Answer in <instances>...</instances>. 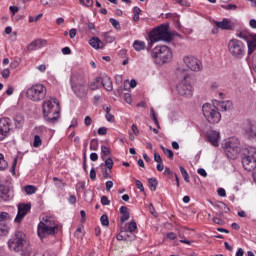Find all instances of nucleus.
<instances>
[{
    "label": "nucleus",
    "instance_id": "obj_41",
    "mask_svg": "<svg viewBox=\"0 0 256 256\" xmlns=\"http://www.w3.org/2000/svg\"><path fill=\"white\" fill-rule=\"evenodd\" d=\"M101 153L102 159H105V157H109L111 155V151L107 146H101Z\"/></svg>",
    "mask_w": 256,
    "mask_h": 256
},
{
    "label": "nucleus",
    "instance_id": "obj_2",
    "mask_svg": "<svg viewBox=\"0 0 256 256\" xmlns=\"http://www.w3.org/2000/svg\"><path fill=\"white\" fill-rule=\"evenodd\" d=\"M10 251L21 253L22 256H35L33 248L25 241V234L23 232H16L15 236L8 241Z\"/></svg>",
    "mask_w": 256,
    "mask_h": 256
},
{
    "label": "nucleus",
    "instance_id": "obj_28",
    "mask_svg": "<svg viewBox=\"0 0 256 256\" xmlns=\"http://www.w3.org/2000/svg\"><path fill=\"white\" fill-rule=\"evenodd\" d=\"M14 123H15L16 127H21V125H23V123H25V119L23 118V115L16 114L14 117Z\"/></svg>",
    "mask_w": 256,
    "mask_h": 256
},
{
    "label": "nucleus",
    "instance_id": "obj_24",
    "mask_svg": "<svg viewBox=\"0 0 256 256\" xmlns=\"http://www.w3.org/2000/svg\"><path fill=\"white\" fill-rule=\"evenodd\" d=\"M232 108H233V102H231L229 100L219 102V104H218V109L220 111H229Z\"/></svg>",
    "mask_w": 256,
    "mask_h": 256
},
{
    "label": "nucleus",
    "instance_id": "obj_30",
    "mask_svg": "<svg viewBox=\"0 0 256 256\" xmlns=\"http://www.w3.org/2000/svg\"><path fill=\"white\" fill-rule=\"evenodd\" d=\"M179 169H180V173H181V175H182L184 181H186V183H191V180H190V178H189V173L187 172V170L185 169V167L180 166Z\"/></svg>",
    "mask_w": 256,
    "mask_h": 256
},
{
    "label": "nucleus",
    "instance_id": "obj_8",
    "mask_svg": "<svg viewBox=\"0 0 256 256\" xmlns=\"http://www.w3.org/2000/svg\"><path fill=\"white\" fill-rule=\"evenodd\" d=\"M202 113L208 123L215 124L221 121V113H219V110L215 106L209 103L202 106Z\"/></svg>",
    "mask_w": 256,
    "mask_h": 256
},
{
    "label": "nucleus",
    "instance_id": "obj_15",
    "mask_svg": "<svg viewBox=\"0 0 256 256\" xmlns=\"http://www.w3.org/2000/svg\"><path fill=\"white\" fill-rule=\"evenodd\" d=\"M72 90L74 91L75 95L78 96L80 99H85V97H87L89 93L87 86H85L84 84L72 85Z\"/></svg>",
    "mask_w": 256,
    "mask_h": 256
},
{
    "label": "nucleus",
    "instance_id": "obj_20",
    "mask_svg": "<svg viewBox=\"0 0 256 256\" xmlns=\"http://www.w3.org/2000/svg\"><path fill=\"white\" fill-rule=\"evenodd\" d=\"M0 199L3 201H9L13 199V190H10L8 186L0 185Z\"/></svg>",
    "mask_w": 256,
    "mask_h": 256
},
{
    "label": "nucleus",
    "instance_id": "obj_12",
    "mask_svg": "<svg viewBox=\"0 0 256 256\" xmlns=\"http://www.w3.org/2000/svg\"><path fill=\"white\" fill-rule=\"evenodd\" d=\"M31 211V203H20L18 204V213L14 219L15 223H21L27 216V213Z\"/></svg>",
    "mask_w": 256,
    "mask_h": 256
},
{
    "label": "nucleus",
    "instance_id": "obj_36",
    "mask_svg": "<svg viewBox=\"0 0 256 256\" xmlns=\"http://www.w3.org/2000/svg\"><path fill=\"white\" fill-rule=\"evenodd\" d=\"M101 87V81H97V77L95 78V81L90 83V90L91 91H97Z\"/></svg>",
    "mask_w": 256,
    "mask_h": 256
},
{
    "label": "nucleus",
    "instance_id": "obj_19",
    "mask_svg": "<svg viewBox=\"0 0 256 256\" xmlns=\"http://www.w3.org/2000/svg\"><path fill=\"white\" fill-rule=\"evenodd\" d=\"M45 45H47V40L36 39L27 46V49L28 51H37V49H41L42 47H45Z\"/></svg>",
    "mask_w": 256,
    "mask_h": 256
},
{
    "label": "nucleus",
    "instance_id": "obj_40",
    "mask_svg": "<svg viewBox=\"0 0 256 256\" xmlns=\"http://www.w3.org/2000/svg\"><path fill=\"white\" fill-rule=\"evenodd\" d=\"M11 220V215L7 212H0V223Z\"/></svg>",
    "mask_w": 256,
    "mask_h": 256
},
{
    "label": "nucleus",
    "instance_id": "obj_58",
    "mask_svg": "<svg viewBox=\"0 0 256 256\" xmlns=\"http://www.w3.org/2000/svg\"><path fill=\"white\" fill-rule=\"evenodd\" d=\"M11 75V72L9 71V69H4L3 71H2V77L4 78V79H9V76Z\"/></svg>",
    "mask_w": 256,
    "mask_h": 256
},
{
    "label": "nucleus",
    "instance_id": "obj_45",
    "mask_svg": "<svg viewBox=\"0 0 256 256\" xmlns=\"http://www.w3.org/2000/svg\"><path fill=\"white\" fill-rule=\"evenodd\" d=\"M100 221L104 227H109V217L107 215H102Z\"/></svg>",
    "mask_w": 256,
    "mask_h": 256
},
{
    "label": "nucleus",
    "instance_id": "obj_13",
    "mask_svg": "<svg viewBox=\"0 0 256 256\" xmlns=\"http://www.w3.org/2000/svg\"><path fill=\"white\" fill-rule=\"evenodd\" d=\"M214 24L222 31H233L235 29V22L229 18H223L222 21L214 20Z\"/></svg>",
    "mask_w": 256,
    "mask_h": 256
},
{
    "label": "nucleus",
    "instance_id": "obj_44",
    "mask_svg": "<svg viewBox=\"0 0 256 256\" xmlns=\"http://www.w3.org/2000/svg\"><path fill=\"white\" fill-rule=\"evenodd\" d=\"M118 241H127V230H121L117 236Z\"/></svg>",
    "mask_w": 256,
    "mask_h": 256
},
{
    "label": "nucleus",
    "instance_id": "obj_25",
    "mask_svg": "<svg viewBox=\"0 0 256 256\" xmlns=\"http://www.w3.org/2000/svg\"><path fill=\"white\" fill-rule=\"evenodd\" d=\"M248 55H252L253 51H255L256 48V35L253 36L248 42Z\"/></svg>",
    "mask_w": 256,
    "mask_h": 256
},
{
    "label": "nucleus",
    "instance_id": "obj_33",
    "mask_svg": "<svg viewBox=\"0 0 256 256\" xmlns=\"http://www.w3.org/2000/svg\"><path fill=\"white\" fill-rule=\"evenodd\" d=\"M148 183L151 191H157L158 182L156 178H149Z\"/></svg>",
    "mask_w": 256,
    "mask_h": 256
},
{
    "label": "nucleus",
    "instance_id": "obj_23",
    "mask_svg": "<svg viewBox=\"0 0 256 256\" xmlns=\"http://www.w3.org/2000/svg\"><path fill=\"white\" fill-rule=\"evenodd\" d=\"M89 45H91L93 49H103V47H105V44L103 43V41H101L97 37L91 38L89 40Z\"/></svg>",
    "mask_w": 256,
    "mask_h": 256
},
{
    "label": "nucleus",
    "instance_id": "obj_32",
    "mask_svg": "<svg viewBox=\"0 0 256 256\" xmlns=\"http://www.w3.org/2000/svg\"><path fill=\"white\" fill-rule=\"evenodd\" d=\"M150 117L154 121L158 129H161V125H159V120L157 119V113H155V110L153 108L150 109Z\"/></svg>",
    "mask_w": 256,
    "mask_h": 256
},
{
    "label": "nucleus",
    "instance_id": "obj_52",
    "mask_svg": "<svg viewBox=\"0 0 256 256\" xmlns=\"http://www.w3.org/2000/svg\"><path fill=\"white\" fill-rule=\"evenodd\" d=\"M176 3H179V5H182V7H190L191 4H189V1L187 0H175Z\"/></svg>",
    "mask_w": 256,
    "mask_h": 256
},
{
    "label": "nucleus",
    "instance_id": "obj_53",
    "mask_svg": "<svg viewBox=\"0 0 256 256\" xmlns=\"http://www.w3.org/2000/svg\"><path fill=\"white\" fill-rule=\"evenodd\" d=\"M106 120L109 123H114L115 122V116H113L111 113L110 114H105Z\"/></svg>",
    "mask_w": 256,
    "mask_h": 256
},
{
    "label": "nucleus",
    "instance_id": "obj_5",
    "mask_svg": "<svg viewBox=\"0 0 256 256\" xmlns=\"http://www.w3.org/2000/svg\"><path fill=\"white\" fill-rule=\"evenodd\" d=\"M151 57L157 65H165V63H169L173 59V52H171V48L165 45L156 46L152 50Z\"/></svg>",
    "mask_w": 256,
    "mask_h": 256
},
{
    "label": "nucleus",
    "instance_id": "obj_39",
    "mask_svg": "<svg viewBox=\"0 0 256 256\" xmlns=\"http://www.w3.org/2000/svg\"><path fill=\"white\" fill-rule=\"evenodd\" d=\"M99 149V140L92 139L90 141V150L91 151H97Z\"/></svg>",
    "mask_w": 256,
    "mask_h": 256
},
{
    "label": "nucleus",
    "instance_id": "obj_48",
    "mask_svg": "<svg viewBox=\"0 0 256 256\" xmlns=\"http://www.w3.org/2000/svg\"><path fill=\"white\" fill-rule=\"evenodd\" d=\"M105 165V167H107V169H113V159L108 158L105 160V164H101V167H103Z\"/></svg>",
    "mask_w": 256,
    "mask_h": 256
},
{
    "label": "nucleus",
    "instance_id": "obj_26",
    "mask_svg": "<svg viewBox=\"0 0 256 256\" xmlns=\"http://www.w3.org/2000/svg\"><path fill=\"white\" fill-rule=\"evenodd\" d=\"M133 49L136 51H145V42L141 40H135L133 42Z\"/></svg>",
    "mask_w": 256,
    "mask_h": 256
},
{
    "label": "nucleus",
    "instance_id": "obj_29",
    "mask_svg": "<svg viewBox=\"0 0 256 256\" xmlns=\"http://www.w3.org/2000/svg\"><path fill=\"white\" fill-rule=\"evenodd\" d=\"M24 191L26 195H35V193H37V187L33 185H27L24 187Z\"/></svg>",
    "mask_w": 256,
    "mask_h": 256
},
{
    "label": "nucleus",
    "instance_id": "obj_47",
    "mask_svg": "<svg viewBox=\"0 0 256 256\" xmlns=\"http://www.w3.org/2000/svg\"><path fill=\"white\" fill-rule=\"evenodd\" d=\"M79 3L84 7H93V0H79Z\"/></svg>",
    "mask_w": 256,
    "mask_h": 256
},
{
    "label": "nucleus",
    "instance_id": "obj_63",
    "mask_svg": "<svg viewBox=\"0 0 256 256\" xmlns=\"http://www.w3.org/2000/svg\"><path fill=\"white\" fill-rule=\"evenodd\" d=\"M98 135H107V128L106 127H100L98 129Z\"/></svg>",
    "mask_w": 256,
    "mask_h": 256
},
{
    "label": "nucleus",
    "instance_id": "obj_11",
    "mask_svg": "<svg viewBox=\"0 0 256 256\" xmlns=\"http://www.w3.org/2000/svg\"><path fill=\"white\" fill-rule=\"evenodd\" d=\"M183 62L190 71L199 72L203 69L201 60L197 59L195 56H184Z\"/></svg>",
    "mask_w": 256,
    "mask_h": 256
},
{
    "label": "nucleus",
    "instance_id": "obj_17",
    "mask_svg": "<svg viewBox=\"0 0 256 256\" xmlns=\"http://www.w3.org/2000/svg\"><path fill=\"white\" fill-rule=\"evenodd\" d=\"M206 137L213 147H219V139H221V134L218 131L210 130L207 132Z\"/></svg>",
    "mask_w": 256,
    "mask_h": 256
},
{
    "label": "nucleus",
    "instance_id": "obj_56",
    "mask_svg": "<svg viewBox=\"0 0 256 256\" xmlns=\"http://www.w3.org/2000/svg\"><path fill=\"white\" fill-rule=\"evenodd\" d=\"M90 179H92V181H95V179H97V172L95 171V168H92L90 170Z\"/></svg>",
    "mask_w": 256,
    "mask_h": 256
},
{
    "label": "nucleus",
    "instance_id": "obj_60",
    "mask_svg": "<svg viewBox=\"0 0 256 256\" xmlns=\"http://www.w3.org/2000/svg\"><path fill=\"white\" fill-rule=\"evenodd\" d=\"M129 212L126 213V214H122L121 218H120V221L121 223H125V221H129Z\"/></svg>",
    "mask_w": 256,
    "mask_h": 256
},
{
    "label": "nucleus",
    "instance_id": "obj_43",
    "mask_svg": "<svg viewBox=\"0 0 256 256\" xmlns=\"http://www.w3.org/2000/svg\"><path fill=\"white\" fill-rule=\"evenodd\" d=\"M215 207L217 209H221L225 213H229V207H227V204H225L224 202H219Z\"/></svg>",
    "mask_w": 256,
    "mask_h": 256
},
{
    "label": "nucleus",
    "instance_id": "obj_21",
    "mask_svg": "<svg viewBox=\"0 0 256 256\" xmlns=\"http://www.w3.org/2000/svg\"><path fill=\"white\" fill-rule=\"evenodd\" d=\"M97 81H100V84H102L106 91H113V82L111 81V77L108 75L97 77Z\"/></svg>",
    "mask_w": 256,
    "mask_h": 256
},
{
    "label": "nucleus",
    "instance_id": "obj_7",
    "mask_svg": "<svg viewBox=\"0 0 256 256\" xmlns=\"http://www.w3.org/2000/svg\"><path fill=\"white\" fill-rule=\"evenodd\" d=\"M228 51L234 59H243L245 57V44L235 38L229 40Z\"/></svg>",
    "mask_w": 256,
    "mask_h": 256
},
{
    "label": "nucleus",
    "instance_id": "obj_18",
    "mask_svg": "<svg viewBox=\"0 0 256 256\" xmlns=\"http://www.w3.org/2000/svg\"><path fill=\"white\" fill-rule=\"evenodd\" d=\"M40 225H46L50 230L59 231V225L55 223V219L51 216H45L42 218V221L39 223Z\"/></svg>",
    "mask_w": 256,
    "mask_h": 256
},
{
    "label": "nucleus",
    "instance_id": "obj_51",
    "mask_svg": "<svg viewBox=\"0 0 256 256\" xmlns=\"http://www.w3.org/2000/svg\"><path fill=\"white\" fill-rule=\"evenodd\" d=\"M136 187L141 191V193L145 191V187H143V182H141L140 180H136Z\"/></svg>",
    "mask_w": 256,
    "mask_h": 256
},
{
    "label": "nucleus",
    "instance_id": "obj_54",
    "mask_svg": "<svg viewBox=\"0 0 256 256\" xmlns=\"http://www.w3.org/2000/svg\"><path fill=\"white\" fill-rule=\"evenodd\" d=\"M167 239H170V241H174V239H177V234L174 232H170L166 234Z\"/></svg>",
    "mask_w": 256,
    "mask_h": 256
},
{
    "label": "nucleus",
    "instance_id": "obj_49",
    "mask_svg": "<svg viewBox=\"0 0 256 256\" xmlns=\"http://www.w3.org/2000/svg\"><path fill=\"white\" fill-rule=\"evenodd\" d=\"M109 22L111 23L112 26H114L115 29H119L121 27V24H119V21H117L114 18H110Z\"/></svg>",
    "mask_w": 256,
    "mask_h": 256
},
{
    "label": "nucleus",
    "instance_id": "obj_61",
    "mask_svg": "<svg viewBox=\"0 0 256 256\" xmlns=\"http://www.w3.org/2000/svg\"><path fill=\"white\" fill-rule=\"evenodd\" d=\"M84 123L87 127L93 123V120L91 119V116H86L84 119Z\"/></svg>",
    "mask_w": 256,
    "mask_h": 256
},
{
    "label": "nucleus",
    "instance_id": "obj_59",
    "mask_svg": "<svg viewBox=\"0 0 256 256\" xmlns=\"http://www.w3.org/2000/svg\"><path fill=\"white\" fill-rule=\"evenodd\" d=\"M154 161L156 163H163V159L161 158V155H159V153H154Z\"/></svg>",
    "mask_w": 256,
    "mask_h": 256
},
{
    "label": "nucleus",
    "instance_id": "obj_42",
    "mask_svg": "<svg viewBox=\"0 0 256 256\" xmlns=\"http://www.w3.org/2000/svg\"><path fill=\"white\" fill-rule=\"evenodd\" d=\"M42 144H43V141L41 140V136L35 135L34 136L33 147H35V148L41 147Z\"/></svg>",
    "mask_w": 256,
    "mask_h": 256
},
{
    "label": "nucleus",
    "instance_id": "obj_16",
    "mask_svg": "<svg viewBox=\"0 0 256 256\" xmlns=\"http://www.w3.org/2000/svg\"><path fill=\"white\" fill-rule=\"evenodd\" d=\"M37 233L40 239H45L47 235H55L57 231L50 230L49 226H46L45 224H38Z\"/></svg>",
    "mask_w": 256,
    "mask_h": 256
},
{
    "label": "nucleus",
    "instance_id": "obj_37",
    "mask_svg": "<svg viewBox=\"0 0 256 256\" xmlns=\"http://www.w3.org/2000/svg\"><path fill=\"white\" fill-rule=\"evenodd\" d=\"M53 181L55 183V187H57V189H63V187H65V182H63V180L58 179L57 177L53 178Z\"/></svg>",
    "mask_w": 256,
    "mask_h": 256
},
{
    "label": "nucleus",
    "instance_id": "obj_10",
    "mask_svg": "<svg viewBox=\"0 0 256 256\" xmlns=\"http://www.w3.org/2000/svg\"><path fill=\"white\" fill-rule=\"evenodd\" d=\"M178 95L189 99L193 97V85L187 81V77L184 76V79L176 87Z\"/></svg>",
    "mask_w": 256,
    "mask_h": 256
},
{
    "label": "nucleus",
    "instance_id": "obj_38",
    "mask_svg": "<svg viewBox=\"0 0 256 256\" xmlns=\"http://www.w3.org/2000/svg\"><path fill=\"white\" fill-rule=\"evenodd\" d=\"M9 233V226L7 224H0V235L5 236Z\"/></svg>",
    "mask_w": 256,
    "mask_h": 256
},
{
    "label": "nucleus",
    "instance_id": "obj_34",
    "mask_svg": "<svg viewBox=\"0 0 256 256\" xmlns=\"http://www.w3.org/2000/svg\"><path fill=\"white\" fill-rule=\"evenodd\" d=\"M8 164L7 161L5 160V156L0 153V171H5L7 169Z\"/></svg>",
    "mask_w": 256,
    "mask_h": 256
},
{
    "label": "nucleus",
    "instance_id": "obj_62",
    "mask_svg": "<svg viewBox=\"0 0 256 256\" xmlns=\"http://www.w3.org/2000/svg\"><path fill=\"white\" fill-rule=\"evenodd\" d=\"M217 193H218L219 197H226L227 196V192H225V190L223 188H219L217 190Z\"/></svg>",
    "mask_w": 256,
    "mask_h": 256
},
{
    "label": "nucleus",
    "instance_id": "obj_6",
    "mask_svg": "<svg viewBox=\"0 0 256 256\" xmlns=\"http://www.w3.org/2000/svg\"><path fill=\"white\" fill-rule=\"evenodd\" d=\"M223 149L226 153L228 159L235 160L239 157V153H241V142L239 138L232 137L229 138L223 146Z\"/></svg>",
    "mask_w": 256,
    "mask_h": 256
},
{
    "label": "nucleus",
    "instance_id": "obj_31",
    "mask_svg": "<svg viewBox=\"0 0 256 256\" xmlns=\"http://www.w3.org/2000/svg\"><path fill=\"white\" fill-rule=\"evenodd\" d=\"M128 232L130 233V235L137 233V222L131 221L130 223H128Z\"/></svg>",
    "mask_w": 256,
    "mask_h": 256
},
{
    "label": "nucleus",
    "instance_id": "obj_3",
    "mask_svg": "<svg viewBox=\"0 0 256 256\" xmlns=\"http://www.w3.org/2000/svg\"><path fill=\"white\" fill-rule=\"evenodd\" d=\"M149 39L150 43H159V41L170 43L173 41V33L169 32V26L162 24L149 33Z\"/></svg>",
    "mask_w": 256,
    "mask_h": 256
},
{
    "label": "nucleus",
    "instance_id": "obj_50",
    "mask_svg": "<svg viewBox=\"0 0 256 256\" xmlns=\"http://www.w3.org/2000/svg\"><path fill=\"white\" fill-rule=\"evenodd\" d=\"M41 17H43V14H38L36 17L29 16V23H37Z\"/></svg>",
    "mask_w": 256,
    "mask_h": 256
},
{
    "label": "nucleus",
    "instance_id": "obj_14",
    "mask_svg": "<svg viewBox=\"0 0 256 256\" xmlns=\"http://www.w3.org/2000/svg\"><path fill=\"white\" fill-rule=\"evenodd\" d=\"M11 131V124L9 123V118L0 119V141H3L9 132Z\"/></svg>",
    "mask_w": 256,
    "mask_h": 256
},
{
    "label": "nucleus",
    "instance_id": "obj_9",
    "mask_svg": "<svg viewBox=\"0 0 256 256\" xmlns=\"http://www.w3.org/2000/svg\"><path fill=\"white\" fill-rule=\"evenodd\" d=\"M242 165L246 171H253L256 168V149L249 148L247 153H244Z\"/></svg>",
    "mask_w": 256,
    "mask_h": 256
},
{
    "label": "nucleus",
    "instance_id": "obj_1",
    "mask_svg": "<svg viewBox=\"0 0 256 256\" xmlns=\"http://www.w3.org/2000/svg\"><path fill=\"white\" fill-rule=\"evenodd\" d=\"M42 113L48 125H55L61 119V104L55 97H51L42 103Z\"/></svg>",
    "mask_w": 256,
    "mask_h": 256
},
{
    "label": "nucleus",
    "instance_id": "obj_4",
    "mask_svg": "<svg viewBox=\"0 0 256 256\" xmlns=\"http://www.w3.org/2000/svg\"><path fill=\"white\" fill-rule=\"evenodd\" d=\"M26 97L33 103H41L47 97V86L42 83L33 84L26 90Z\"/></svg>",
    "mask_w": 256,
    "mask_h": 256
},
{
    "label": "nucleus",
    "instance_id": "obj_22",
    "mask_svg": "<svg viewBox=\"0 0 256 256\" xmlns=\"http://www.w3.org/2000/svg\"><path fill=\"white\" fill-rule=\"evenodd\" d=\"M245 133L250 139H256V123L249 122L245 128Z\"/></svg>",
    "mask_w": 256,
    "mask_h": 256
},
{
    "label": "nucleus",
    "instance_id": "obj_64",
    "mask_svg": "<svg viewBox=\"0 0 256 256\" xmlns=\"http://www.w3.org/2000/svg\"><path fill=\"white\" fill-rule=\"evenodd\" d=\"M198 175H201L202 177H207V171L205 169L200 168L197 170Z\"/></svg>",
    "mask_w": 256,
    "mask_h": 256
},
{
    "label": "nucleus",
    "instance_id": "obj_46",
    "mask_svg": "<svg viewBox=\"0 0 256 256\" xmlns=\"http://www.w3.org/2000/svg\"><path fill=\"white\" fill-rule=\"evenodd\" d=\"M247 62L251 66L256 65V53L253 56H251V54H248Z\"/></svg>",
    "mask_w": 256,
    "mask_h": 256
},
{
    "label": "nucleus",
    "instance_id": "obj_35",
    "mask_svg": "<svg viewBox=\"0 0 256 256\" xmlns=\"http://www.w3.org/2000/svg\"><path fill=\"white\" fill-rule=\"evenodd\" d=\"M160 149L163 151L164 155H167L169 159H173L174 157L173 150L169 148H165L164 146H160Z\"/></svg>",
    "mask_w": 256,
    "mask_h": 256
},
{
    "label": "nucleus",
    "instance_id": "obj_57",
    "mask_svg": "<svg viewBox=\"0 0 256 256\" xmlns=\"http://www.w3.org/2000/svg\"><path fill=\"white\" fill-rule=\"evenodd\" d=\"M101 203L103 205H110L111 204V201H109V198L107 196H102L101 197Z\"/></svg>",
    "mask_w": 256,
    "mask_h": 256
},
{
    "label": "nucleus",
    "instance_id": "obj_27",
    "mask_svg": "<svg viewBox=\"0 0 256 256\" xmlns=\"http://www.w3.org/2000/svg\"><path fill=\"white\" fill-rule=\"evenodd\" d=\"M237 37H239L240 39H243L248 43V41L253 37V35L249 34V32L241 31L240 33L237 34Z\"/></svg>",
    "mask_w": 256,
    "mask_h": 256
},
{
    "label": "nucleus",
    "instance_id": "obj_55",
    "mask_svg": "<svg viewBox=\"0 0 256 256\" xmlns=\"http://www.w3.org/2000/svg\"><path fill=\"white\" fill-rule=\"evenodd\" d=\"M223 9H227L228 11H231V10L235 11V9H237V5H235V4H228L226 6H223Z\"/></svg>",
    "mask_w": 256,
    "mask_h": 256
}]
</instances>
